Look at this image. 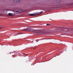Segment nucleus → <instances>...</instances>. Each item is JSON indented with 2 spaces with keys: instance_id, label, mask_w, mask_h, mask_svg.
<instances>
[{
  "instance_id": "obj_7",
  "label": "nucleus",
  "mask_w": 73,
  "mask_h": 73,
  "mask_svg": "<svg viewBox=\"0 0 73 73\" xmlns=\"http://www.w3.org/2000/svg\"><path fill=\"white\" fill-rule=\"evenodd\" d=\"M2 28L1 27H0V29H2Z\"/></svg>"
},
{
  "instance_id": "obj_2",
  "label": "nucleus",
  "mask_w": 73,
  "mask_h": 73,
  "mask_svg": "<svg viewBox=\"0 0 73 73\" xmlns=\"http://www.w3.org/2000/svg\"><path fill=\"white\" fill-rule=\"evenodd\" d=\"M14 2L15 3H16L17 2L20 3L21 2V1L20 0H14Z\"/></svg>"
},
{
  "instance_id": "obj_5",
  "label": "nucleus",
  "mask_w": 73,
  "mask_h": 73,
  "mask_svg": "<svg viewBox=\"0 0 73 73\" xmlns=\"http://www.w3.org/2000/svg\"><path fill=\"white\" fill-rule=\"evenodd\" d=\"M8 15L9 16H12L13 14L12 13H8Z\"/></svg>"
},
{
  "instance_id": "obj_8",
  "label": "nucleus",
  "mask_w": 73,
  "mask_h": 73,
  "mask_svg": "<svg viewBox=\"0 0 73 73\" xmlns=\"http://www.w3.org/2000/svg\"><path fill=\"white\" fill-rule=\"evenodd\" d=\"M15 11V12H18V11Z\"/></svg>"
},
{
  "instance_id": "obj_4",
  "label": "nucleus",
  "mask_w": 73,
  "mask_h": 73,
  "mask_svg": "<svg viewBox=\"0 0 73 73\" xmlns=\"http://www.w3.org/2000/svg\"><path fill=\"white\" fill-rule=\"evenodd\" d=\"M43 13V12L42 11H41L40 12H39V13H38V12L36 13H37V15H39L41 14L42 13Z\"/></svg>"
},
{
  "instance_id": "obj_9",
  "label": "nucleus",
  "mask_w": 73,
  "mask_h": 73,
  "mask_svg": "<svg viewBox=\"0 0 73 73\" xmlns=\"http://www.w3.org/2000/svg\"><path fill=\"white\" fill-rule=\"evenodd\" d=\"M63 27H62V29H63Z\"/></svg>"
},
{
  "instance_id": "obj_1",
  "label": "nucleus",
  "mask_w": 73,
  "mask_h": 73,
  "mask_svg": "<svg viewBox=\"0 0 73 73\" xmlns=\"http://www.w3.org/2000/svg\"><path fill=\"white\" fill-rule=\"evenodd\" d=\"M37 15V13H35L34 14H30V15L31 16H35L36 15Z\"/></svg>"
},
{
  "instance_id": "obj_10",
  "label": "nucleus",
  "mask_w": 73,
  "mask_h": 73,
  "mask_svg": "<svg viewBox=\"0 0 73 73\" xmlns=\"http://www.w3.org/2000/svg\"><path fill=\"white\" fill-rule=\"evenodd\" d=\"M15 11H13V12H14Z\"/></svg>"
},
{
  "instance_id": "obj_3",
  "label": "nucleus",
  "mask_w": 73,
  "mask_h": 73,
  "mask_svg": "<svg viewBox=\"0 0 73 73\" xmlns=\"http://www.w3.org/2000/svg\"><path fill=\"white\" fill-rule=\"evenodd\" d=\"M22 31H30V29H24V30H22Z\"/></svg>"
},
{
  "instance_id": "obj_6",
  "label": "nucleus",
  "mask_w": 73,
  "mask_h": 73,
  "mask_svg": "<svg viewBox=\"0 0 73 73\" xmlns=\"http://www.w3.org/2000/svg\"><path fill=\"white\" fill-rule=\"evenodd\" d=\"M50 25H49V24H47L46 25V26H49Z\"/></svg>"
}]
</instances>
